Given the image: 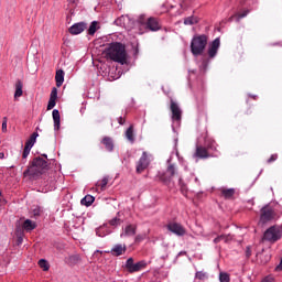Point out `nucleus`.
<instances>
[{
  "label": "nucleus",
  "mask_w": 282,
  "mask_h": 282,
  "mask_svg": "<svg viewBox=\"0 0 282 282\" xmlns=\"http://www.w3.org/2000/svg\"><path fill=\"white\" fill-rule=\"evenodd\" d=\"M32 213H33V217L37 218V217H41L43 215V207L41 206H35L33 209H32Z\"/></svg>",
  "instance_id": "obj_34"
},
{
  "label": "nucleus",
  "mask_w": 282,
  "mask_h": 282,
  "mask_svg": "<svg viewBox=\"0 0 282 282\" xmlns=\"http://www.w3.org/2000/svg\"><path fill=\"white\" fill-rule=\"evenodd\" d=\"M55 82L56 87H63V83H65V72H63V69L56 70Z\"/></svg>",
  "instance_id": "obj_20"
},
{
  "label": "nucleus",
  "mask_w": 282,
  "mask_h": 282,
  "mask_svg": "<svg viewBox=\"0 0 282 282\" xmlns=\"http://www.w3.org/2000/svg\"><path fill=\"white\" fill-rule=\"evenodd\" d=\"M47 161H45L41 156H36L32 160L28 169L24 171L23 175L24 177H41L45 171H47Z\"/></svg>",
  "instance_id": "obj_3"
},
{
  "label": "nucleus",
  "mask_w": 282,
  "mask_h": 282,
  "mask_svg": "<svg viewBox=\"0 0 282 282\" xmlns=\"http://www.w3.org/2000/svg\"><path fill=\"white\" fill-rule=\"evenodd\" d=\"M18 241H19V243H21V241H23V239H22V238H19Z\"/></svg>",
  "instance_id": "obj_52"
},
{
  "label": "nucleus",
  "mask_w": 282,
  "mask_h": 282,
  "mask_svg": "<svg viewBox=\"0 0 282 282\" xmlns=\"http://www.w3.org/2000/svg\"><path fill=\"white\" fill-rule=\"evenodd\" d=\"M206 45H208V35H194L191 41V52L193 56H202L206 51Z\"/></svg>",
  "instance_id": "obj_4"
},
{
  "label": "nucleus",
  "mask_w": 282,
  "mask_h": 282,
  "mask_svg": "<svg viewBox=\"0 0 282 282\" xmlns=\"http://www.w3.org/2000/svg\"><path fill=\"white\" fill-rule=\"evenodd\" d=\"M197 23V18L188 17L184 19V25H195Z\"/></svg>",
  "instance_id": "obj_35"
},
{
  "label": "nucleus",
  "mask_w": 282,
  "mask_h": 282,
  "mask_svg": "<svg viewBox=\"0 0 282 282\" xmlns=\"http://www.w3.org/2000/svg\"><path fill=\"white\" fill-rule=\"evenodd\" d=\"M147 239V235H137L134 238L135 243H140Z\"/></svg>",
  "instance_id": "obj_41"
},
{
  "label": "nucleus",
  "mask_w": 282,
  "mask_h": 282,
  "mask_svg": "<svg viewBox=\"0 0 282 282\" xmlns=\"http://www.w3.org/2000/svg\"><path fill=\"white\" fill-rule=\"evenodd\" d=\"M173 176H175V165L170 164L166 169L165 174L160 175V180L161 182H163V184H171V180L173 178Z\"/></svg>",
  "instance_id": "obj_10"
},
{
  "label": "nucleus",
  "mask_w": 282,
  "mask_h": 282,
  "mask_svg": "<svg viewBox=\"0 0 282 282\" xmlns=\"http://www.w3.org/2000/svg\"><path fill=\"white\" fill-rule=\"evenodd\" d=\"M282 238V226H271L264 231L263 240L276 243Z\"/></svg>",
  "instance_id": "obj_5"
},
{
  "label": "nucleus",
  "mask_w": 282,
  "mask_h": 282,
  "mask_svg": "<svg viewBox=\"0 0 282 282\" xmlns=\"http://www.w3.org/2000/svg\"><path fill=\"white\" fill-rule=\"evenodd\" d=\"M98 30V21H93L88 28L89 36H94Z\"/></svg>",
  "instance_id": "obj_31"
},
{
  "label": "nucleus",
  "mask_w": 282,
  "mask_h": 282,
  "mask_svg": "<svg viewBox=\"0 0 282 282\" xmlns=\"http://www.w3.org/2000/svg\"><path fill=\"white\" fill-rule=\"evenodd\" d=\"M219 45H221V42L219 37H216L212 44L209 45V48L207 51V54L209 58H215L217 56V52H219Z\"/></svg>",
  "instance_id": "obj_12"
},
{
  "label": "nucleus",
  "mask_w": 282,
  "mask_h": 282,
  "mask_svg": "<svg viewBox=\"0 0 282 282\" xmlns=\"http://www.w3.org/2000/svg\"><path fill=\"white\" fill-rule=\"evenodd\" d=\"M6 127H7V123L3 122V123H2V129H6Z\"/></svg>",
  "instance_id": "obj_50"
},
{
  "label": "nucleus",
  "mask_w": 282,
  "mask_h": 282,
  "mask_svg": "<svg viewBox=\"0 0 282 282\" xmlns=\"http://www.w3.org/2000/svg\"><path fill=\"white\" fill-rule=\"evenodd\" d=\"M109 225H110V226H113V227L120 226V218L115 217V218L110 219V220H109Z\"/></svg>",
  "instance_id": "obj_38"
},
{
  "label": "nucleus",
  "mask_w": 282,
  "mask_h": 282,
  "mask_svg": "<svg viewBox=\"0 0 282 282\" xmlns=\"http://www.w3.org/2000/svg\"><path fill=\"white\" fill-rule=\"evenodd\" d=\"M218 238H220V241H224V239H226V235H220Z\"/></svg>",
  "instance_id": "obj_47"
},
{
  "label": "nucleus",
  "mask_w": 282,
  "mask_h": 282,
  "mask_svg": "<svg viewBox=\"0 0 282 282\" xmlns=\"http://www.w3.org/2000/svg\"><path fill=\"white\" fill-rule=\"evenodd\" d=\"M191 6H193V0H182V2H181V8L183 10L191 8Z\"/></svg>",
  "instance_id": "obj_37"
},
{
  "label": "nucleus",
  "mask_w": 282,
  "mask_h": 282,
  "mask_svg": "<svg viewBox=\"0 0 282 282\" xmlns=\"http://www.w3.org/2000/svg\"><path fill=\"white\" fill-rule=\"evenodd\" d=\"M56 98H58V89H56V87H53L47 104V111L56 107Z\"/></svg>",
  "instance_id": "obj_14"
},
{
  "label": "nucleus",
  "mask_w": 282,
  "mask_h": 282,
  "mask_svg": "<svg viewBox=\"0 0 282 282\" xmlns=\"http://www.w3.org/2000/svg\"><path fill=\"white\" fill-rule=\"evenodd\" d=\"M106 58L124 65L127 63V48L120 42L110 43L104 51Z\"/></svg>",
  "instance_id": "obj_2"
},
{
  "label": "nucleus",
  "mask_w": 282,
  "mask_h": 282,
  "mask_svg": "<svg viewBox=\"0 0 282 282\" xmlns=\"http://www.w3.org/2000/svg\"><path fill=\"white\" fill-rule=\"evenodd\" d=\"M107 184H109V176H104L102 180H99L95 186L100 191H107Z\"/></svg>",
  "instance_id": "obj_23"
},
{
  "label": "nucleus",
  "mask_w": 282,
  "mask_h": 282,
  "mask_svg": "<svg viewBox=\"0 0 282 282\" xmlns=\"http://www.w3.org/2000/svg\"><path fill=\"white\" fill-rule=\"evenodd\" d=\"M219 281L220 282H230V274L227 272L219 273Z\"/></svg>",
  "instance_id": "obj_36"
},
{
  "label": "nucleus",
  "mask_w": 282,
  "mask_h": 282,
  "mask_svg": "<svg viewBox=\"0 0 282 282\" xmlns=\"http://www.w3.org/2000/svg\"><path fill=\"white\" fill-rule=\"evenodd\" d=\"M6 158V154L3 152H0V160H3Z\"/></svg>",
  "instance_id": "obj_48"
},
{
  "label": "nucleus",
  "mask_w": 282,
  "mask_h": 282,
  "mask_svg": "<svg viewBox=\"0 0 282 282\" xmlns=\"http://www.w3.org/2000/svg\"><path fill=\"white\" fill-rule=\"evenodd\" d=\"M101 144H104L105 149L111 153L113 151V139L110 137H104L101 140Z\"/></svg>",
  "instance_id": "obj_22"
},
{
  "label": "nucleus",
  "mask_w": 282,
  "mask_h": 282,
  "mask_svg": "<svg viewBox=\"0 0 282 282\" xmlns=\"http://www.w3.org/2000/svg\"><path fill=\"white\" fill-rule=\"evenodd\" d=\"M39 138V132H33L30 137V139L25 142L24 147H28L29 149H32L34 144H36V139Z\"/></svg>",
  "instance_id": "obj_26"
},
{
  "label": "nucleus",
  "mask_w": 282,
  "mask_h": 282,
  "mask_svg": "<svg viewBox=\"0 0 282 282\" xmlns=\"http://www.w3.org/2000/svg\"><path fill=\"white\" fill-rule=\"evenodd\" d=\"M161 12H166V9H165V6H164V4L162 6Z\"/></svg>",
  "instance_id": "obj_49"
},
{
  "label": "nucleus",
  "mask_w": 282,
  "mask_h": 282,
  "mask_svg": "<svg viewBox=\"0 0 282 282\" xmlns=\"http://www.w3.org/2000/svg\"><path fill=\"white\" fill-rule=\"evenodd\" d=\"M36 228V223L30 219L24 220L22 224V230H25V232H32Z\"/></svg>",
  "instance_id": "obj_21"
},
{
  "label": "nucleus",
  "mask_w": 282,
  "mask_h": 282,
  "mask_svg": "<svg viewBox=\"0 0 282 282\" xmlns=\"http://www.w3.org/2000/svg\"><path fill=\"white\" fill-rule=\"evenodd\" d=\"M69 261H73L74 263H78V261H80V257H78V256H70L69 257Z\"/></svg>",
  "instance_id": "obj_43"
},
{
  "label": "nucleus",
  "mask_w": 282,
  "mask_h": 282,
  "mask_svg": "<svg viewBox=\"0 0 282 282\" xmlns=\"http://www.w3.org/2000/svg\"><path fill=\"white\" fill-rule=\"evenodd\" d=\"M170 110L172 111V120L180 122L182 120V108L173 99L170 100Z\"/></svg>",
  "instance_id": "obj_9"
},
{
  "label": "nucleus",
  "mask_w": 282,
  "mask_h": 282,
  "mask_svg": "<svg viewBox=\"0 0 282 282\" xmlns=\"http://www.w3.org/2000/svg\"><path fill=\"white\" fill-rule=\"evenodd\" d=\"M193 158H197L198 160H208V158H213V155L208 153V149H206V147L196 145V150Z\"/></svg>",
  "instance_id": "obj_11"
},
{
  "label": "nucleus",
  "mask_w": 282,
  "mask_h": 282,
  "mask_svg": "<svg viewBox=\"0 0 282 282\" xmlns=\"http://www.w3.org/2000/svg\"><path fill=\"white\" fill-rule=\"evenodd\" d=\"M260 282H275L274 276L267 275Z\"/></svg>",
  "instance_id": "obj_42"
},
{
  "label": "nucleus",
  "mask_w": 282,
  "mask_h": 282,
  "mask_svg": "<svg viewBox=\"0 0 282 282\" xmlns=\"http://www.w3.org/2000/svg\"><path fill=\"white\" fill-rule=\"evenodd\" d=\"M221 195L225 199H232L235 196V188L221 189Z\"/></svg>",
  "instance_id": "obj_29"
},
{
  "label": "nucleus",
  "mask_w": 282,
  "mask_h": 282,
  "mask_svg": "<svg viewBox=\"0 0 282 282\" xmlns=\"http://www.w3.org/2000/svg\"><path fill=\"white\" fill-rule=\"evenodd\" d=\"M195 279H198V281H206V279H208V273L204 271H197L195 274Z\"/></svg>",
  "instance_id": "obj_33"
},
{
  "label": "nucleus",
  "mask_w": 282,
  "mask_h": 282,
  "mask_svg": "<svg viewBox=\"0 0 282 282\" xmlns=\"http://www.w3.org/2000/svg\"><path fill=\"white\" fill-rule=\"evenodd\" d=\"M30 151H32V149L24 145V150H23V153H22L23 160L28 159V155H30Z\"/></svg>",
  "instance_id": "obj_39"
},
{
  "label": "nucleus",
  "mask_w": 282,
  "mask_h": 282,
  "mask_svg": "<svg viewBox=\"0 0 282 282\" xmlns=\"http://www.w3.org/2000/svg\"><path fill=\"white\" fill-rule=\"evenodd\" d=\"M52 115H53L54 130L58 131V129H61V112L58 111V109H54Z\"/></svg>",
  "instance_id": "obj_19"
},
{
  "label": "nucleus",
  "mask_w": 282,
  "mask_h": 282,
  "mask_svg": "<svg viewBox=\"0 0 282 282\" xmlns=\"http://www.w3.org/2000/svg\"><path fill=\"white\" fill-rule=\"evenodd\" d=\"M150 164H151V160H149V153L143 152L137 163V173H139V174L144 173V171H147V169H149Z\"/></svg>",
  "instance_id": "obj_7"
},
{
  "label": "nucleus",
  "mask_w": 282,
  "mask_h": 282,
  "mask_svg": "<svg viewBox=\"0 0 282 282\" xmlns=\"http://www.w3.org/2000/svg\"><path fill=\"white\" fill-rule=\"evenodd\" d=\"M138 230V227L135 225H128L124 227L123 234H121V237H133L135 236V232Z\"/></svg>",
  "instance_id": "obj_16"
},
{
  "label": "nucleus",
  "mask_w": 282,
  "mask_h": 282,
  "mask_svg": "<svg viewBox=\"0 0 282 282\" xmlns=\"http://www.w3.org/2000/svg\"><path fill=\"white\" fill-rule=\"evenodd\" d=\"M260 221L261 224H268V221H272L274 217H276V213L274 208L270 205H265L260 209Z\"/></svg>",
  "instance_id": "obj_6"
},
{
  "label": "nucleus",
  "mask_w": 282,
  "mask_h": 282,
  "mask_svg": "<svg viewBox=\"0 0 282 282\" xmlns=\"http://www.w3.org/2000/svg\"><path fill=\"white\" fill-rule=\"evenodd\" d=\"M117 21L122 23L126 30H138L137 34H144V32H158L162 29L158 18H147L145 14H141L138 19L131 20L129 15H122Z\"/></svg>",
  "instance_id": "obj_1"
},
{
  "label": "nucleus",
  "mask_w": 282,
  "mask_h": 282,
  "mask_svg": "<svg viewBox=\"0 0 282 282\" xmlns=\"http://www.w3.org/2000/svg\"><path fill=\"white\" fill-rule=\"evenodd\" d=\"M126 139L130 141L131 144L135 142V129L131 124L124 132Z\"/></svg>",
  "instance_id": "obj_18"
},
{
  "label": "nucleus",
  "mask_w": 282,
  "mask_h": 282,
  "mask_svg": "<svg viewBox=\"0 0 282 282\" xmlns=\"http://www.w3.org/2000/svg\"><path fill=\"white\" fill-rule=\"evenodd\" d=\"M21 96H23V83L21 80H18L15 83L14 98H21Z\"/></svg>",
  "instance_id": "obj_27"
},
{
  "label": "nucleus",
  "mask_w": 282,
  "mask_h": 282,
  "mask_svg": "<svg viewBox=\"0 0 282 282\" xmlns=\"http://www.w3.org/2000/svg\"><path fill=\"white\" fill-rule=\"evenodd\" d=\"M166 228L167 230H170V232H173V235H176V237H184V235H186V228H184L182 224L169 223L166 225Z\"/></svg>",
  "instance_id": "obj_8"
},
{
  "label": "nucleus",
  "mask_w": 282,
  "mask_h": 282,
  "mask_svg": "<svg viewBox=\"0 0 282 282\" xmlns=\"http://www.w3.org/2000/svg\"><path fill=\"white\" fill-rule=\"evenodd\" d=\"M96 202V198L91 195H86L82 200L80 204L82 206H91Z\"/></svg>",
  "instance_id": "obj_28"
},
{
  "label": "nucleus",
  "mask_w": 282,
  "mask_h": 282,
  "mask_svg": "<svg viewBox=\"0 0 282 282\" xmlns=\"http://www.w3.org/2000/svg\"><path fill=\"white\" fill-rule=\"evenodd\" d=\"M246 254L248 258L252 257V250H250V247H247Z\"/></svg>",
  "instance_id": "obj_44"
},
{
  "label": "nucleus",
  "mask_w": 282,
  "mask_h": 282,
  "mask_svg": "<svg viewBox=\"0 0 282 282\" xmlns=\"http://www.w3.org/2000/svg\"><path fill=\"white\" fill-rule=\"evenodd\" d=\"M135 263L133 262V258H129L124 263V269L130 272V274H133V268Z\"/></svg>",
  "instance_id": "obj_30"
},
{
  "label": "nucleus",
  "mask_w": 282,
  "mask_h": 282,
  "mask_svg": "<svg viewBox=\"0 0 282 282\" xmlns=\"http://www.w3.org/2000/svg\"><path fill=\"white\" fill-rule=\"evenodd\" d=\"M148 265H149V262H147L145 260H141V261L134 263L132 274L134 272H140V270H144V268H147Z\"/></svg>",
  "instance_id": "obj_25"
},
{
  "label": "nucleus",
  "mask_w": 282,
  "mask_h": 282,
  "mask_svg": "<svg viewBox=\"0 0 282 282\" xmlns=\"http://www.w3.org/2000/svg\"><path fill=\"white\" fill-rule=\"evenodd\" d=\"M118 122H119V124H124V122H127V120L124 119V118H122V117H119L118 118Z\"/></svg>",
  "instance_id": "obj_45"
},
{
  "label": "nucleus",
  "mask_w": 282,
  "mask_h": 282,
  "mask_svg": "<svg viewBox=\"0 0 282 282\" xmlns=\"http://www.w3.org/2000/svg\"><path fill=\"white\" fill-rule=\"evenodd\" d=\"M248 14H250V10H243L240 13L234 14L231 15L228 21L229 23H232L234 20L237 21V23H239L241 21V19H246V17H248Z\"/></svg>",
  "instance_id": "obj_17"
},
{
  "label": "nucleus",
  "mask_w": 282,
  "mask_h": 282,
  "mask_svg": "<svg viewBox=\"0 0 282 282\" xmlns=\"http://www.w3.org/2000/svg\"><path fill=\"white\" fill-rule=\"evenodd\" d=\"M87 30V23L85 22H78L73 24L69 29L68 32L69 34L77 35V34H83Z\"/></svg>",
  "instance_id": "obj_13"
},
{
  "label": "nucleus",
  "mask_w": 282,
  "mask_h": 282,
  "mask_svg": "<svg viewBox=\"0 0 282 282\" xmlns=\"http://www.w3.org/2000/svg\"><path fill=\"white\" fill-rule=\"evenodd\" d=\"M205 147H206L205 149H207V151L217 152V142L214 139H206Z\"/></svg>",
  "instance_id": "obj_24"
},
{
  "label": "nucleus",
  "mask_w": 282,
  "mask_h": 282,
  "mask_svg": "<svg viewBox=\"0 0 282 282\" xmlns=\"http://www.w3.org/2000/svg\"><path fill=\"white\" fill-rule=\"evenodd\" d=\"M279 160V154H272L268 160L267 164H272V162H276Z\"/></svg>",
  "instance_id": "obj_40"
},
{
  "label": "nucleus",
  "mask_w": 282,
  "mask_h": 282,
  "mask_svg": "<svg viewBox=\"0 0 282 282\" xmlns=\"http://www.w3.org/2000/svg\"><path fill=\"white\" fill-rule=\"evenodd\" d=\"M39 265L44 272H47V270H50V263L45 259L39 260Z\"/></svg>",
  "instance_id": "obj_32"
},
{
  "label": "nucleus",
  "mask_w": 282,
  "mask_h": 282,
  "mask_svg": "<svg viewBox=\"0 0 282 282\" xmlns=\"http://www.w3.org/2000/svg\"><path fill=\"white\" fill-rule=\"evenodd\" d=\"M42 158H45V160H47V154H42Z\"/></svg>",
  "instance_id": "obj_51"
},
{
  "label": "nucleus",
  "mask_w": 282,
  "mask_h": 282,
  "mask_svg": "<svg viewBox=\"0 0 282 282\" xmlns=\"http://www.w3.org/2000/svg\"><path fill=\"white\" fill-rule=\"evenodd\" d=\"M219 241H221L219 236L214 239V243H219Z\"/></svg>",
  "instance_id": "obj_46"
},
{
  "label": "nucleus",
  "mask_w": 282,
  "mask_h": 282,
  "mask_svg": "<svg viewBox=\"0 0 282 282\" xmlns=\"http://www.w3.org/2000/svg\"><path fill=\"white\" fill-rule=\"evenodd\" d=\"M127 252V246L122 245H115L111 249V254L113 257H121V254H124Z\"/></svg>",
  "instance_id": "obj_15"
},
{
  "label": "nucleus",
  "mask_w": 282,
  "mask_h": 282,
  "mask_svg": "<svg viewBox=\"0 0 282 282\" xmlns=\"http://www.w3.org/2000/svg\"><path fill=\"white\" fill-rule=\"evenodd\" d=\"M17 232H19V227H17Z\"/></svg>",
  "instance_id": "obj_53"
}]
</instances>
